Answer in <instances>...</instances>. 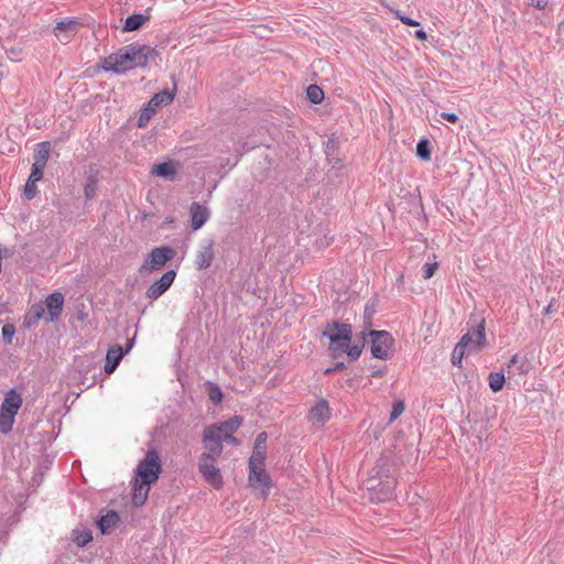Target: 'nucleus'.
Instances as JSON below:
<instances>
[{
  "mask_svg": "<svg viewBox=\"0 0 564 564\" xmlns=\"http://www.w3.org/2000/svg\"><path fill=\"white\" fill-rule=\"evenodd\" d=\"M322 336L329 339L328 351L330 357L336 359L345 354V348L351 343L352 327L350 324L339 321L328 322Z\"/></svg>",
  "mask_w": 564,
  "mask_h": 564,
  "instance_id": "obj_1",
  "label": "nucleus"
},
{
  "mask_svg": "<svg viewBox=\"0 0 564 564\" xmlns=\"http://www.w3.org/2000/svg\"><path fill=\"white\" fill-rule=\"evenodd\" d=\"M162 471V460L156 448H149L135 468V477L143 482H156Z\"/></svg>",
  "mask_w": 564,
  "mask_h": 564,
  "instance_id": "obj_2",
  "label": "nucleus"
},
{
  "mask_svg": "<svg viewBox=\"0 0 564 564\" xmlns=\"http://www.w3.org/2000/svg\"><path fill=\"white\" fill-rule=\"evenodd\" d=\"M175 256V249L170 246L155 247L148 253L144 262L139 268V273L147 275L153 271H158L169 261L173 260Z\"/></svg>",
  "mask_w": 564,
  "mask_h": 564,
  "instance_id": "obj_3",
  "label": "nucleus"
},
{
  "mask_svg": "<svg viewBox=\"0 0 564 564\" xmlns=\"http://www.w3.org/2000/svg\"><path fill=\"white\" fill-rule=\"evenodd\" d=\"M133 47L131 44H128L116 53L110 54L102 61V68L106 72H112L115 74H122L127 70L133 69Z\"/></svg>",
  "mask_w": 564,
  "mask_h": 564,
  "instance_id": "obj_4",
  "label": "nucleus"
},
{
  "mask_svg": "<svg viewBox=\"0 0 564 564\" xmlns=\"http://www.w3.org/2000/svg\"><path fill=\"white\" fill-rule=\"evenodd\" d=\"M366 336L371 338V354L375 358L382 360L390 358L394 339L389 332L370 329L368 333L362 332L364 339Z\"/></svg>",
  "mask_w": 564,
  "mask_h": 564,
  "instance_id": "obj_5",
  "label": "nucleus"
},
{
  "mask_svg": "<svg viewBox=\"0 0 564 564\" xmlns=\"http://www.w3.org/2000/svg\"><path fill=\"white\" fill-rule=\"evenodd\" d=\"M249 475L248 482L252 488L261 487V496L267 498L269 495V489L272 486L271 477L264 469V464L259 465L257 463H248Z\"/></svg>",
  "mask_w": 564,
  "mask_h": 564,
  "instance_id": "obj_6",
  "label": "nucleus"
},
{
  "mask_svg": "<svg viewBox=\"0 0 564 564\" xmlns=\"http://www.w3.org/2000/svg\"><path fill=\"white\" fill-rule=\"evenodd\" d=\"M175 278L176 271L174 269L167 270L147 289L145 296L150 300H158L170 289Z\"/></svg>",
  "mask_w": 564,
  "mask_h": 564,
  "instance_id": "obj_7",
  "label": "nucleus"
},
{
  "mask_svg": "<svg viewBox=\"0 0 564 564\" xmlns=\"http://www.w3.org/2000/svg\"><path fill=\"white\" fill-rule=\"evenodd\" d=\"M135 54H133V66L145 68L150 62H153L158 56L159 52L156 48L151 47L149 45L139 44L138 42L131 43Z\"/></svg>",
  "mask_w": 564,
  "mask_h": 564,
  "instance_id": "obj_8",
  "label": "nucleus"
},
{
  "mask_svg": "<svg viewBox=\"0 0 564 564\" xmlns=\"http://www.w3.org/2000/svg\"><path fill=\"white\" fill-rule=\"evenodd\" d=\"M198 470L204 480L215 489H220L224 486L220 469L213 462H198Z\"/></svg>",
  "mask_w": 564,
  "mask_h": 564,
  "instance_id": "obj_9",
  "label": "nucleus"
},
{
  "mask_svg": "<svg viewBox=\"0 0 564 564\" xmlns=\"http://www.w3.org/2000/svg\"><path fill=\"white\" fill-rule=\"evenodd\" d=\"M476 339L473 338L470 333H466L462 336L460 340L457 345L469 348V349H479L486 346V334H485V321L482 319L474 332Z\"/></svg>",
  "mask_w": 564,
  "mask_h": 564,
  "instance_id": "obj_10",
  "label": "nucleus"
},
{
  "mask_svg": "<svg viewBox=\"0 0 564 564\" xmlns=\"http://www.w3.org/2000/svg\"><path fill=\"white\" fill-rule=\"evenodd\" d=\"M45 305L48 311L47 322L56 321L63 311L64 295L61 292H53L45 300Z\"/></svg>",
  "mask_w": 564,
  "mask_h": 564,
  "instance_id": "obj_11",
  "label": "nucleus"
},
{
  "mask_svg": "<svg viewBox=\"0 0 564 564\" xmlns=\"http://www.w3.org/2000/svg\"><path fill=\"white\" fill-rule=\"evenodd\" d=\"M267 440H268L267 432H260L257 435V437L254 440L252 454H251L248 463H251V464L257 463L259 465L264 464V460L267 457Z\"/></svg>",
  "mask_w": 564,
  "mask_h": 564,
  "instance_id": "obj_12",
  "label": "nucleus"
},
{
  "mask_svg": "<svg viewBox=\"0 0 564 564\" xmlns=\"http://www.w3.org/2000/svg\"><path fill=\"white\" fill-rule=\"evenodd\" d=\"M191 227L193 230L200 229L209 218V210L207 207L197 202L192 203L189 207Z\"/></svg>",
  "mask_w": 564,
  "mask_h": 564,
  "instance_id": "obj_13",
  "label": "nucleus"
},
{
  "mask_svg": "<svg viewBox=\"0 0 564 564\" xmlns=\"http://www.w3.org/2000/svg\"><path fill=\"white\" fill-rule=\"evenodd\" d=\"M152 484L153 482H143L139 477L134 478L132 485V503L135 507H141L145 503L149 496L150 486Z\"/></svg>",
  "mask_w": 564,
  "mask_h": 564,
  "instance_id": "obj_14",
  "label": "nucleus"
},
{
  "mask_svg": "<svg viewBox=\"0 0 564 564\" xmlns=\"http://www.w3.org/2000/svg\"><path fill=\"white\" fill-rule=\"evenodd\" d=\"M308 417L313 423L324 425L330 419L328 402L325 399L318 400L310 410Z\"/></svg>",
  "mask_w": 564,
  "mask_h": 564,
  "instance_id": "obj_15",
  "label": "nucleus"
},
{
  "mask_svg": "<svg viewBox=\"0 0 564 564\" xmlns=\"http://www.w3.org/2000/svg\"><path fill=\"white\" fill-rule=\"evenodd\" d=\"M126 351H122V347L119 345L111 346L106 354L105 372L110 375L119 366Z\"/></svg>",
  "mask_w": 564,
  "mask_h": 564,
  "instance_id": "obj_16",
  "label": "nucleus"
},
{
  "mask_svg": "<svg viewBox=\"0 0 564 564\" xmlns=\"http://www.w3.org/2000/svg\"><path fill=\"white\" fill-rule=\"evenodd\" d=\"M243 419L241 416L235 415L229 420L219 422L217 424L208 425L215 433L221 435L234 434L242 424Z\"/></svg>",
  "mask_w": 564,
  "mask_h": 564,
  "instance_id": "obj_17",
  "label": "nucleus"
},
{
  "mask_svg": "<svg viewBox=\"0 0 564 564\" xmlns=\"http://www.w3.org/2000/svg\"><path fill=\"white\" fill-rule=\"evenodd\" d=\"M215 258L213 241L204 246L196 254L195 264L198 270H205L212 265Z\"/></svg>",
  "mask_w": 564,
  "mask_h": 564,
  "instance_id": "obj_18",
  "label": "nucleus"
},
{
  "mask_svg": "<svg viewBox=\"0 0 564 564\" xmlns=\"http://www.w3.org/2000/svg\"><path fill=\"white\" fill-rule=\"evenodd\" d=\"M120 517L117 511L108 510L106 514L101 516L97 521V527L102 534L110 533L111 530L119 523Z\"/></svg>",
  "mask_w": 564,
  "mask_h": 564,
  "instance_id": "obj_19",
  "label": "nucleus"
},
{
  "mask_svg": "<svg viewBox=\"0 0 564 564\" xmlns=\"http://www.w3.org/2000/svg\"><path fill=\"white\" fill-rule=\"evenodd\" d=\"M21 405V394L18 393L14 389H11L4 397L3 403L1 405V411L10 413L12 412L13 414H17Z\"/></svg>",
  "mask_w": 564,
  "mask_h": 564,
  "instance_id": "obj_20",
  "label": "nucleus"
},
{
  "mask_svg": "<svg viewBox=\"0 0 564 564\" xmlns=\"http://www.w3.org/2000/svg\"><path fill=\"white\" fill-rule=\"evenodd\" d=\"M151 173L166 180H173L176 175V166L172 161L162 162L153 165Z\"/></svg>",
  "mask_w": 564,
  "mask_h": 564,
  "instance_id": "obj_21",
  "label": "nucleus"
},
{
  "mask_svg": "<svg viewBox=\"0 0 564 564\" xmlns=\"http://www.w3.org/2000/svg\"><path fill=\"white\" fill-rule=\"evenodd\" d=\"M202 442L205 448H224L221 436L208 425L204 429Z\"/></svg>",
  "mask_w": 564,
  "mask_h": 564,
  "instance_id": "obj_22",
  "label": "nucleus"
},
{
  "mask_svg": "<svg viewBox=\"0 0 564 564\" xmlns=\"http://www.w3.org/2000/svg\"><path fill=\"white\" fill-rule=\"evenodd\" d=\"M150 19L149 14H141V13H134L129 15L123 24L122 31L123 32H133L144 24L145 21Z\"/></svg>",
  "mask_w": 564,
  "mask_h": 564,
  "instance_id": "obj_23",
  "label": "nucleus"
},
{
  "mask_svg": "<svg viewBox=\"0 0 564 564\" xmlns=\"http://www.w3.org/2000/svg\"><path fill=\"white\" fill-rule=\"evenodd\" d=\"M175 90H176L175 86H174V88L172 90H169V89L161 90V91L154 94L152 96V98L150 99V101L158 109L161 106H167V105H170L174 100Z\"/></svg>",
  "mask_w": 564,
  "mask_h": 564,
  "instance_id": "obj_24",
  "label": "nucleus"
},
{
  "mask_svg": "<svg viewBox=\"0 0 564 564\" xmlns=\"http://www.w3.org/2000/svg\"><path fill=\"white\" fill-rule=\"evenodd\" d=\"M98 185V177L97 172L93 170V167L89 169V174L86 178V183L84 186V194L87 199H93L96 195Z\"/></svg>",
  "mask_w": 564,
  "mask_h": 564,
  "instance_id": "obj_25",
  "label": "nucleus"
},
{
  "mask_svg": "<svg viewBox=\"0 0 564 564\" xmlns=\"http://www.w3.org/2000/svg\"><path fill=\"white\" fill-rule=\"evenodd\" d=\"M37 149L34 151L33 159L36 164L46 165L48 156H50V150L51 144L50 142H41L37 145Z\"/></svg>",
  "mask_w": 564,
  "mask_h": 564,
  "instance_id": "obj_26",
  "label": "nucleus"
},
{
  "mask_svg": "<svg viewBox=\"0 0 564 564\" xmlns=\"http://www.w3.org/2000/svg\"><path fill=\"white\" fill-rule=\"evenodd\" d=\"M378 300L376 297L370 299L366 305L364 311V326L365 328H369L372 326V319L377 312Z\"/></svg>",
  "mask_w": 564,
  "mask_h": 564,
  "instance_id": "obj_27",
  "label": "nucleus"
},
{
  "mask_svg": "<svg viewBox=\"0 0 564 564\" xmlns=\"http://www.w3.org/2000/svg\"><path fill=\"white\" fill-rule=\"evenodd\" d=\"M156 111L158 108L154 107V105H152V102L149 100V102L141 110L138 119V128H145Z\"/></svg>",
  "mask_w": 564,
  "mask_h": 564,
  "instance_id": "obj_28",
  "label": "nucleus"
},
{
  "mask_svg": "<svg viewBox=\"0 0 564 564\" xmlns=\"http://www.w3.org/2000/svg\"><path fill=\"white\" fill-rule=\"evenodd\" d=\"M206 392L208 395V399L216 405L219 404L223 400L224 393L220 389V387L213 382V381H206L205 382Z\"/></svg>",
  "mask_w": 564,
  "mask_h": 564,
  "instance_id": "obj_29",
  "label": "nucleus"
},
{
  "mask_svg": "<svg viewBox=\"0 0 564 564\" xmlns=\"http://www.w3.org/2000/svg\"><path fill=\"white\" fill-rule=\"evenodd\" d=\"M73 541L79 546L84 547L93 541V533L90 530H73Z\"/></svg>",
  "mask_w": 564,
  "mask_h": 564,
  "instance_id": "obj_30",
  "label": "nucleus"
},
{
  "mask_svg": "<svg viewBox=\"0 0 564 564\" xmlns=\"http://www.w3.org/2000/svg\"><path fill=\"white\" fill-rule=\"evenodd\" d=\"M44 307L41 305L32 306L28 315L25 316L24 324L28 327H31L43 317Z\"/></svg>",
  "mask_w": 564,
  "mask_h": 564,
  "instance_id": "obj_31",
  "label": "nucleus"
},
{
  "mask_svg": "<svg viewBox=\"0 0 564 564\" xmlns=\"http://www.w3.org/2000/svg\"><path fill=\"white\" fill-rule=\"evenodd\" d=\"M506 382L503 372H490L488 376L489 388L492 392H499L502 390Z\"/></svg>",
  "mask_w": 564,
  "mask_h": 564,
  "instance_id": "obj_32",
  "label": "nucleus"
},
{
  "mask_svg": "<svg viewBox=\"0 0 564 564\" xmlns=\"http://www.w3.org/2000/svg\"><path fill=\"white\" fill-rule=\"evenodd\" d=\"M15 415L17 414H13L12 412L10 413L0 410V432L2 434H8L11 432Z\"/></svg>",
  "mask_w": 564,
  "mask_h": 564,
  "instance_id": "obj_33",
  "label": "nucleus"
},
{
  "mask_svg": "<svg viewBox=\"0 0 564 564\" xmlns=\"http://www.w3.org/2000/svg\"><path fill=\"white\" fill-rule=\"evenodd\" d=\"M78 25L79 22H77L76 20H63L56 24L55 31L65 32L67 34V37H70L75 34V31Z\"/></svg>",
  "mask_w": 564,
  "mask_h": 564,
  "instance_id": "obj_34",
  "label": "nucleus"
},
{
  "mask_svg": "<svg viewBox=\"0 0 564 564\" xmlns=\"http://www.w3.org/2000/svg\"><path fill=\"white\" fill-rule=\"evenodd\" d=\"M306 96L312 104L317 105L323 101L324 91L319 86L312 84L306 88Z\"/></svg>",
  "mask_w": 564,
  "mask_h": 564,
  "instance_id": "obj_35",
  "label": "nucleus"
},
{
  "mask_svg": "<svg viewBox=\"0 0 564 564\" xmlns=\"http://www.w3.org/2000/svg\"><path fill=\"white\" fill-rule=\"evenodd\" d=\"M416 155L424 161L431 160V142L429 139H421L416 144Z\"/></svg>",
  "mask_w": 564,
  "mask_h": 564,
  "instance_id": "obj_36",
  "label": "nucleus"
},
{
  "mask_svg": "<svg viewBox=\"0 0 564 564\" xmlns=\"http://www.w3.org/2000/svg\"><path fill=\"white\" fill-rule=\"evenodd\" d=\"M224 448H206V452H204L198 462H213L216 463V460L221 456Z\"/></svg>",
  "mask_w": 564,
  "mask_h": 564,
  "instance_id": "obj_37",
  "label": "nucleus"
},
{
  "mask_svg": "<svg viewBox=\"0 0 564 564\" xmlns=\"http://www.w3.org/2000/svg\"><path fill=\"white\" fill-rule=\"evenodd\" d=\"M466 352V348L456 344L452 352L451 362L456 367H462V360Z\"/></svg>",
  "mask_w": 564,
  "mask_h": 564,
  "instance_id": "obj_38",
  "label": "nucleus"
},
{
  "mask_svg": "<svg viewBox=\"0 0 564 564\" xmlns=\"http://www.w3.org/2000/svg\"><path fill=\"white\" fill-rule=\"evenodd\" d=\"M362 348H364V343L361 345H359V344H354V345L348 344L347 348H345V354H347L348 357L351 360H357L360 357L361 352H362Z\"/></svg>",
  "mask_w": 564,
  "mask_h": 564,
  "instance_id": "obj_39",
  "label": "nucleus"
},
{
  "mask_svg": "<svg viewBox=\"0 0 564 564\" xmlns=\"http://www.w3.org/2000/svg\"><path fill=\"white\" fill-rule=\"evenodd\" d=\"M15 334V327L13 324H4L1 329V335L6 344H11Z\"/></svg>",
  "mask_w": 564,
  "mask_h": 564,
  "instance_id": "obj_40",
  "label": "nucleus"
},
{
  "mask_svg": "<svg viewBox=\"0 0 564 564\" xmlns=\"http://www.w3.org/2000/svg\"><path fill=\"white\" fill-rule=\"evenodd\" d=\"M46 165L36 164L33 163L31 167V174L29 176V180H32V182H39L43 178L44 169Z\"/></svg>",
  "mask_w": 564,
  "mask_h": 564,
  "instance_id": "obj_41",
  "label": "nucleus"
},
{
  "mask_svg": "<svg viewBox=\"0 0 564 564\" xmlns=\"http://www.w3.org/2000/svg\"><path fill=\"white\" fill-rule=\"evenodd\" d=\"M36 194H37L36 182H32V180L28 178V181L24 185V196L26 197V199H32L36 196Z\"/></svg>",
  "mask_w": 564,
  "mask_h": 564,
  "instance_id": "obj_42",
  "label": "nucleus"
},
{
  "mask_svg": "<svg viewBox=\"0 0 564 564\" xmlns=\"http://www.w3.org/2000/svg\"><path fill=\"white\" fill-rule=\"evenodd\" d=\"M404 403L403 401H397L393 404L392 411L390 413V422H393L397 420L404 411Z\"/></svg>",
  "mask_w": 564,
  "mask_h": 564,
  "instance_id": "obj_43",
  "label": "nucleus"
},
{
  "mask_svg": "<svg viewBox=\"0 0 564 564\" xmlns=\"http://www.w3.org/2000/svg\"><path fill=\"white\" fill-rule=\"evenodd\" d=\"M438 264L437 262H433V263H425L422 268V271H423V278L425 280L427 279H431L434 274H435V271L437 269Z\"/></svg>",
  "mask_w": 564,
  "mask_h": 564,
  "instance_id": "obj_44",
  "label": "nucleus"
},
{
  "mask_svg": "<svg viewBox=\"0 0 564 564\" xmlns=\"http://www.w3.org/2000/svg\"><path fill=\"white\" fill-rule=\"evenodd\" d=\"M345 368H346V364L343 362V361H338L333 367H329V368L325 369L324 373L325 375H332V373H334L336 371L344 370Z\"/></svg>",
  "mask_w": 564,
  "mask_h": 564,
  "instance_id": "obj_45",
  "label": "nucleus"
},
{
  "mask_svg": "<svg viewBox=\"0 0 564 564\" xmlns=\"http://www.w3.org/2000/svg\"><path fill=\"white\" fill-rule=\"evenodd\" d=\"M441 117L451 123H456L459 120L458 116L454 112H442Z\"/></svg>",
  "mask_w": 564,
  "mask_h": 564,
  "instance_id": "obj_46",
  "label": "nucleus"
},
{
  "mask_svg": "<svg viewBox=\"0 0 564 564\" xmlns=\"http://www.w3.org/2000/svg\"><path fill=\"white\" fill-rule=\"evenodd\" d=\"M399 20H400L403 24H405V25H408V26H417V25H420V22H419V21H416V20H414V19H412V18H410V17H408V15H405V17H399Z\"/></svg>",
  "mask_w": 564,
  "mask_h": 564,
  "instance_id": "obj_47",
  "label": "nucleus"
},
{
  "mask_svg": "<svg viewBox=\"0 0 564 564\" xmlns=\"http://www.w3.org/2000/svg\"><path fill=\"white\" fill-rule=\"evenodd\" d=\"M547 3L549 0H530V6L539 10L545 9Z\"/></svg>",
  "mask_w": 564,
  "mask_h": 564,
  "instance_id": "obj_48",
  "label": "nucleus"
},
{
  "mask_svg": "<svg viewBox=\"0 0 564 564\" xmlns=\"http://www.w3.org/2000/svg\"><path fill=\"white\" fill-rule=\"evenodd\" d=\"M221 440H223V443L227 442L234 446L239 445V440L237 437H235L234 434L221 435Z\"/></svg>",
  "mask_w": 564,
  "mask_h": 564,
  "instance_id": "obj_49",
  "label": "nucleus"
},
{
  "mask_svg": "<svg viewBox=\"0 0 564 564\" xmlns=\"http://www.w3.org/2000/svg\"><path fill=\"white\" fill-rule=\"evenodd\" d=\"M517 370L519 375H527L529 371L528 362L525 360L520 361L517 365Z\"/></svg>",
  "mask_w": 564,
  "mask_h": 564,
  "instance_id": "obj_50",
  "label": "nucleus"
},
{
  "mask_svg": "<svg viewBox=\"0 0 564 564\" xmlns=\"http://www.w3.org/2000/svg\"><path fill=\"white\" fill-rule=\"evenodd\" d=\"M414 36L420 41H426L427 40V33L424 30H417L414 33Z\"/></svg>",
  "mask_w": 564,
  "mask_h": 564,
  "instance_id": "obj_51",
  "label": "nucleus"
},
{
  "mask_svg": "<svg viewBox=\"0 0 564 564\" xmlns=\"http://www.w3.org/2000/svg\"><path fill=\"white\" fill-rule=\"evenodd\" d=\"M133 345H134V338L129 339L126 344V347L122 348V351H126V354H128L132 349Z\"/></svg>",
  "mask_w": 564,
  "mask_h": 564,
  "instance_id": "obj_52",
  "label": "nucleus"
},
{
  "mask_svg": "<svg viewBox=\"0 0 564 564\" xmlns=\"http://www.w3.org/2000/svg\"><path fill=\"white\" fill-rule=\"evenodd\" d=\"M519 357L518 355H514L511 357V359L509 360V364H508V368H511L513 366H517L519 364Z\"/></svg>",
  "mask_w": 564,
  "mask_h": 564,
  "instance_id": "obj_53",
  "label": "nucleus"
},
{
  "mask_svg": "<svg viewBox=\"0 0 564 564\" xmlns=\"http://www.w3.org/2000/svg\"><path fill=\"white\" fill-rule=\"evenodd\" d=\"M543 313L545 315H550V314L553 313V304H552V302L544 308Z\"/></svg>",
  "mask_w": 564,
  "mask_h": 564,
  "instance_id": "obj_54",
  "label": "nucleus"
},
{
  "mask_svg": "<svg viewBox=\"0 0 564 564\" xmlns=\"http://www.w3.org/2000/svg\"><path fill=\"white\" fill-rule=\"evenodd\" d=\"M86 316H87V315H86L85 313H83V312H79V313L77 314V318H78L79 321H84V319L86 318Z\"/></svg>",
  "mask_w": 564,
  "mask_h": 564,
  "instance_id": "obj_55",
  "label": "nucleus"
},
{
  "mask_svg": "<svg viewBox=\"0 0 564 564\" xmlns=\"http://www.w3.org/2000/svg\"><path fill=\"white\" fill-rule=\"evenodd\" d=\"M394 15H395V18H397L398 20H399V17H405V15H404V14H402V12H401V11H399V10H395V11H394Z\"/></svg>",
  "mask_w": 564,
  "mask_h": 564,
  "instance_id": "obj_56",
  "label": "nucleus"
},
{
  "mask_svg": "<svg viewBox=\"0 0 564 564\" xmlns=\"http://www.w3.org/2000/svg\"><path fill=\"white\" fill-rule=\"evenodd\" d=\"M380 376H381V371H375V372L372 373V377H380Z\"/></svg>",
  "mask_w": 564,
  "mask_h": 564,
  "instance_id": "obj_57",
  "label": "nucleus"
}]
</instances>
